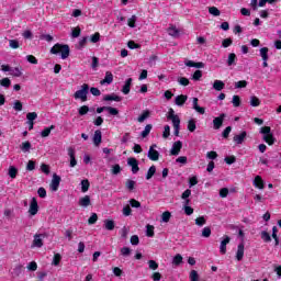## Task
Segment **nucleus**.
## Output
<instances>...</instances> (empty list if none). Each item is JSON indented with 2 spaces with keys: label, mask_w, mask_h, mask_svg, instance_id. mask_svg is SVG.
Returning a JSON list of instances; mask_svg holds the SVG:
<instances>
[{
  "label": "nucleus",
  "mask_w": 281,
  "mask_h": 281,
  "mask_svg": "<svg viewBox=\"0 0 281 281\" xmlns=\"http://www.w3.org/2000/svg\"><path fill=\"white\" fill-rule=\"evenodd\" d=\"M69 45L67 44H55L52 48H50V54H61V59L66 60V58H69Z\"/></svg>",
  "instance_id": "1"
},
{
  "label": "nucleus",
  "mask_w": 281,
  "mask_h": 281,
  "mask_svg": "<svg viewBox=\"0 0 281 281\" xmlns=\"http://www.w3.org/2000/svg\"><path fill=\"white\" fill-rule=\"evenodd\" d=\"M89 95V86L83 83L79 90H77L74 94L75 100H81V102H87Z\"/></svg>",
  "instance_id": "2"
},
{
  "label": "nucleus",
  "mask_w": 281,
  "mask_h": 281,
  "mask_svg": "<svg viewBox=\"0 0 281 281\" xmlns=\"http://www.w3.org/2000/svg\"><path fill=\"white\" fill-rule=\"evenodd\" d=\"M49 188L53 192H58V188H60V176L56 173L53 175Z\"/></svg>",
  "instance_id": "3"
},
{
  "label": "nucleus",
  "mask_w": 281,
  "mask_h": 281,
  "mask_svg": "<svg viewBox=\"0 0 281 281\" xmlns=\"http://www.w3.org/2000/svg\"><path fill=\"white\" fill-rule=\"evenodd\" d=\"M29 214H31V216H36V214H38V202L36 201V198H32L31 200Z\"/></svg>",
  "instance_id": "4"
},
{
  "label": "nucleus",
  "mask_w": 281,
  "mask_h": 281,
  "mask_svg": "<svg viewBox=\"0 0 281 281\" xmlns=\"http://www.w3.org/2000/svg\"><path fill=\"white\" fill-rule=\"evenodd\" d=\"M181 148H183V143L181 140L175 142L171 147L170 155H173L175 157H177V155L181 153Z\"/></svg>",
  "instance_id": "5"
},
{
  "label": "nucleus",
  "mask_w": 281,
  "mask_h": 281,
  "mask_svg": "<svg viewBox=\"0 0 281 281\" xmlns=\"http://www.w3.org/2000/svg\"><path fill=\"white\" fill-rule=\"evenodd\" d=\"M226 114L222 113L220 116L215 117L213 120V128L215 131H218V128H221V126H223V122L225 121Z\"/></svg>",
  "instance_id": "6"
},
{
  "label": "nucleus",
  "mask_w": 281,
  "mask_h": 281,
  "mask_svg": "<svg viewBox=\"0 0 281 281\" xmlns=\"http://www.w3.org/2000/svg\"><path fill=\"white\" fill-rule=\"evenodd\" d=\"M232 240V238H229V236L225 235L224 239L221 241L220 245V254L225 255L227 254V245H229V241Z\"/></svg>",
  "instance_id": "7"
},
{
  "label": "nucleus",
  "mask_w": 281,
  "mask_h": 281,
  "mask_svg": "<svg viewBox=\"0 0 281 281\" xmlns=\"http://www.w3.org/2000/svg\"><path fill=\"white\" fill-rule=\"evenodd\" d=\"M127 165L131 166L133 175H137V172H139V161L135 158H128Z\"/></svg>",
  "instance_id": "8"
},
{
  "label": "nucleus",
  "mask_w": 281,
  "mask_h": 281,
  "mask_svg": "<svg viewBox=\"0 0 281 281\" xmlns=\"http://www.w3.org/2000/svg\"><path fill=\"white\" fill-rule=\"evenodd\" d=\"M68 157H70V168H76V166H78V160H76V150L74 147L68 148Z\"/></svg>",
  "instance_id": "9"
},
{
  "label": "nucleus",
  "mask_w": 281,
  "mask_h": 281,
  "mask_svg": "<svg viewBox=\"0 0 281 281\" xmlns=\"http://www.w3.org/2000/svg\"><path fill=\"white\" fill-rule=\"evenodd\" d=\"M43 238H45V234H35L32 247H37V248L43 247Z\"/></svg>",
  "instance_id": "10"
},
{
  "label": "nucleus",
  "mask_w": 281,
  "mask_h": 281,
  "mask_svg": "<svg viewBox=\"0 0 281 281\" xmlns=\"http://www.w3.org/2000/svg\"><path fill=\"white\" fill-rule=\"evenodd\" d=\"M147 157L151 161H159V153L157 151V149H153V147H149V150L147 153Z\"/></svg>",
  "instance_id": "11"
},
{
  "label": "nucleus",
  "mask_w": 281,
  "mask_h": 281,
  "mask_svg": "<svg viewBox=\"0 0 281 281\" xmlns=\"http://www.w3.org/2000/svg\"><path fill=\"white\" fill-rule=\"evenodd\" d=\"M244 256H245V244L241 243L237 247L236 260H238V262H240V260H243Z\"/></svg>",
  "instance_id": "12"
},
{
  "label": "nucleus",
  "mask_w": 281,
  "mask_h": 281,
  "mask_svg": "<svg viewBox=\"0 0 281 281\" xmlns=\"http://www.w3.org/2000/svg\"><path fill=\"white\" fill-rule=\"evenodd\" d=\"M131 85H133V78H128L123 88H122V93H124V95H128L131 93Z\"/></svg>",
  "instance_id": "13"
},
{
  "label": "nucleus",
  "mask_w": 281,
  "mask_h": 281,
  "mask_svg": "<svg viewBox=\"0 0 281 281\" xmlns=\"http://www.w3.org/2000/svg\"><path fill=\"white\" fill-rule=\"evenodd\" d=\"M193 109L200 115H205V108L199 106V98H193Z\"/></svg>",
  "instance_id": "14"
},
{
  "label": "nucleus",
  "mask_w": 281,
  "mask_h": 281,
  "mask_svg": "<svg viewBox=\"0 0 281 281\" xmlns=\"http://www.w3.org/2000/svg\"><path fill=\"white\" fill-rule=\"evenodd\" d=\"M252 183L258 190H265V180H262V177L257 176Z\"/></svg>",
  "instance_id": "15"
},
{
  "label": "nucleus",
  "mask_w": 281,
  "mask_h": 281,
  "mask_svg": "<svg viewBox=\"0 0 281 281\" xmlns=\"http://www.w3.org/2000/svg\"><path fill=\"white\" fill-rule=\"evenodd\" d=\"M187 101H188V95L180 94L176 97L175 104H177V106H183V104H186Z\"/></svg>",
  "instance_id": "16"
},
{
  "label": "nucleus",
  "mask_w": 281,
  "mask_h": 281,
  "mask_svg": "<svg viewBox=\"0 0 281 281\" xmlns=\"http://www.w3.org/2000/svg\"><path fill=\"white\" fill-rule=\"evenodd\" d=\"M246 137H247V132H241L239 135H235L233 137V142H235V144L240 145L243 144V142H245Z\"/></svg>",
  "instance_id": "17"
},
{
  "label": "nucleus",
  "mask_w": 281,
  "mask_h": 281,
  "mask_svg": "<svg viewBox=\"0 0 281 281\" xmlns=\"http://www.w3.org/2000/svg\"><path fill=\"white\" fill-rule=\"evenodd\" d=\"M93 144L94 146H100V144H102V132L100 130L94 132Z\"/></svg>",
  "instance_id": "18"
},
{
  "label": "nucleus",
  "mask_w": 281,
  "mask_h": 281,
  "mask_svg": "<svg viewBox=\"0 0 281 281\" xmlns=\"http://www.w3.org/2000/svg\"><path fill=\"white\" fill-rule=\"evenodd\" d=\"M111 82H113V74L111 71H106L105 77L100 81V85H111Z\"/></svg>",
  "instance_id": "19"
},
{
  "label": "nucleus",
  "mask_w": 281,
  "mask_h": 281,
  "mask_svg": "<svg viewBox=\"0 0 281 281\" xmlns=\"http://www.w3.org/2000/svg\"><path fill=\"white\" fill-rule=\"evenodd\" d=\"M167 120H171L172 124L175 122H181V119H179V115L175 114L173 109H169Z\"/></svg>",
  "instance_id": "20"
},
{
  "label": "nucleus",
  "mask_w": 281,
  "mask_h": 281,
  "mask_svg": "<svg viewBox=\"0 0 281 281\" xmlns=\"http://www.w3.org/2000/svg\"><path fill=\"white\" fill-rule=\"evenodd\" d=\"M104 228L108 229V232H113L115 229V221L113 220H104Z\"/></svg>",
  "instance_id": "21"
},
{
  "label": "nucleus",
  "mask_w": 281,
  "mask_h": 281,
  "mask_svg": "<svg viewBox=\"0 0 281 281\" xmlns=\"http://www.w3.org/2000/svg\"><path fill=\"white\" fill-rule=\"evenodd\" d=\"M103 100L105 102H111V101H114V102H122V98L117 94H106Z\"/></svg>",
  "instance_id": "22"
},
{
  "label": "nucleus",
  "mask_w": 281,
  "mask_h": 281,
  "mask_svg": "<svg viewBox=\"0 0 281 281\" xmlns=\"http://www.w3.org/2000/svg\"><path fill=\"white\" fill-rule=\"evenodd\" d=\"M79 205H81V207H89V205H91V198L89 195H85L79 200Z\"/></svg>",
  "instance_id": "23"
},
{
  "label": "nucleus",
  "mask_w": 281,
  "mask_h": 281,
  "mask_svg": "<svg viewBox=\"0 0 281 281\" xmlns=\"http://www.w3.org/2000/svg\"><path fill=\"white\" fill-rule=\"evenodd\" d=\"M213 89L215 91H223V89H225V82H223L222 80H215L213 82Z\"/></svg>",
  "instance_id": "24"
},
{
  "label": "nucleus",
  "mask_w": 281,
  "mask_h": 281,
  "mask_svg": "<svg viewBox=\"0 0 281 281\" xmlns=\"http://www.w3.org/2000/svg\"><path fill=\"white\" fill-rule=\"evenodd\" d=\"M20 148L22 153H30V150L32 149V143H30V140H26L20 145Z\"/></svg>",
  "instance_id": "25"
},
{
  "label": "nucleus",
  "mask_w": 281,
  "mask_h": 281,
  "mask_svg": "<svg viewBox=\"0 0 281 281\" xmlns=\"http://www.w3.org/2000/svg\"><path fill=\"white\" fill-rule=\"evenodd\" d=\"M263 140L269 144V146H273L276 144V137H273V134H266L263 135Z\"/></svg>",
  "instance_id": "26"
},
{
  "label": "nucleus",
  "mask_w": 281,
  "mask_h": 281,
  "mask_svg": "<svg viewBox=\"0 0 281 281\" xmlns=\"http://www.w3.org/2000/svg\"><path fill=\"white\" fill-rule=\"evenodd\" d=\"M54 128H56L55 125H50L49 127H45L44 131L41 132V136L42 137H49L52 131H54Z\"/></svg>",
  "instance_id": "27"
},
{
  "label": "nucleus",
  "mask_w": 281,
  "mask_h": 281,
  "mask_svg": "<svg viewBox=\"0 0 281 281\" xmlns=\"http://www.w3.org/2000/svg\"><path fill=\"white\" fill-rule=\"evenodd\" d=\"M8 175L11 179H16V175H19V169H16V167L14 166H10Z\"/></svg>",
  "instance_id": "28"
},
{
  "label": "nucleus",
  "mask_w": 281,
  "mask_h": 281,
  "mask_svg": "<svg viewBox=\"0 0 281 281\" xmlns=\"http://www.w3.org/2000/svg\"><path fill=\"white\" fill-rule=\"evenodd\" d=\"M23 270V266L18 265L13 268L11 276H13V278H19V276H21V271Z\"/></svg>",
  "instance_id": "29"
},
{
  "label": "nucleus",
  "mask_w": 281,
  "mask_h": 281,
  "mask_svg": "<svg viewBox=\"0 0 281 281\" xmlns=\"http://www.w3.org/2000/svg\"><path fill=\"white\" fill-rule=\"evenodd\" d=\"M187 128L190 133H194L196 131V121L194 119L189 120Z\"/></svg>",
  "instance_id": "30"
},
{
  "label": "nucleus",
  "mask_w": 281,
  "mask_h": 281,
  "mask_svg": "<svg viewBox=\"0 0 281 281\" xmlns=\"http://www.w3.org/2000/svg\"><path fill=\"white\" fill-rule=\"evenodd\" d=\"M260 56L262 60H269V48L268 47L260 48Z\"/></svg>",
  "instance_id": "31"
},
{
  "label": "nucleus",
  "mask_w": 281,
  "mask_h": 281,
  "mask_svg": "<svg viewBox=\"0 0 281 281\" xmlns=\"http://www.w3.org/2000/svg\"><path fill=\"white\" fill-rule=\"evenodd\" d=\"M150 131H153V125L147 124L145 130L140 133V137L146 138L147 135H150Z\"/></svg>",
  "instance_id": "32"
},
{
  "label": "nucleus",
  "mask_w": 281,
  "mask_h": 281,
  "mask_svg": "<svg viewBox=\"0 0 281 281\" xmlns=\"http://www.w3.org/2000/svg\"><path fill=\"white\" fill-rule=\"evenodd\" d=\"M157 172V167L155 166H151L148 171H147V175H146V179L149 180V179H153V177H155V173Z\"/></svg>",
  "instance_id": "33"
},
{
  "label": "nucleus",
  "mask_w": 281,
  "mask_h": 281,
  "mask_svg": "<svg viewBox=\"0 0 281 281\" xmlns=\"http://www.w3.org/2000/svg\"><path fill=\"white\" fill-rule=\"evenodd\" d=\"M272 238L274 239L276 246L280 245V238H278V226L272 227Z\"/></svg>",
  "instance_id": "34"
},
{
  "label": "nucleus",
  "mask_w": 281,
  "mask_h": 281,
  "mask_svg": "<svg viewBox=\"0 0 281 281\" xmlns=\"http://www.w3.org/2000/svg\"><path fill=\"white\" fill-rule=\"evenodd\" d=\"M181 262H183V257L180 254L176 255L172 259V265H175L176 267H179Z\"/></svg>",
  "instance_id": "35"
},
{
  "label": "nucleus",
  "mask_w": 281,
  "mask_h": 281,
  "mask_svg": "<svg viewBox=\"0 0 281 281\" xmlns=\"http://www.w3.org/2000/svg\"><path fill=\"white\" fill-rule=\"evenodd\" d=\"M168 34L169 36H173L175 38H177V36H179V30L177 29V26H170L168 29Z\"/></svg>",
  "instance_id": "36"
},
{
  "label": "nucleus",
  "mask_w": 281,
  "mask_h": 281,
  "mask_svg": "<svg viewBox=\"0 0 281 281\" xmlns=\"http://www.w3.org/2000/svg\"><path fill=\"white\" fill-rule=\"evenodd\" d=\"M146 236H148V238H153V236H155V226L153 225L146 226Z\"/></svg>",
  "instance_id": "37"
},
{
  "label": "nucleus",
  "mask_w": 281,
  "mask_h": 281,
  "mask_svg": "<svg viewBox=\"0 0 281 281\" xmlns=\"http://www.w3.org/2000/svg\"><path fill=\"white\" fill-rule=\"evenodd\" d=\"M11 76H14V78H21L23 76V72L19 67L11 68Z\"/></svg>",
  "instance_id": "38"
},
{
  "label": "nucleus",
  "mask_w": 281,
  "mask_h": 281,
  "mask_svg": "<svg viewBox=\"0 0 281 281\" xmlns=\"http://www.w3.org/2000/svg\"><path fill=\"white\" fill-rule=\"evenodd\" d=\"M148 117H150V111L146 110L142 113L140 116H138L137 121L142 123L145 120H148Z\"/></svg>",
  "instance_id": "39"
},
{
  "label": "nucleus",
  "mask_w": 281,
  "mask_h": 281,
  "mask_svg": "<svg viewBox=\"0 0 281 281\" xmlns=\"http://www.w3.org/2000/svg\"><path fill=\"white\" fill-rule=\"evenodd\" d=\"M210 236H212V228H210V226H206L202 229V237L210 238Z\"/></svg>",
  "instance_id": "40"
},
{
  "label": "nucleus",
  "mask_w": 281,
  "mask_h": 281,
  "mask_svg": "<svg viewBox=\"0 0 281 281\" xmlns=\"http://www.w3.org/2000/svg\"><path fill=\"white\" fill-rule=\"evenodd\" d=\"M209 13L212 14V16H221V10L216 7L209 8Z\"/></svg>",
  "instance_id": "41"
},
{
  "label": "nucleus",
  "mask_w": 281,
  "mask_h": 281,
  "mask_svg": "<svg viewBox=\"0 0 281 281\" xmlns=\"http://www.w3.org/2000/svg\"><path fill=\"white\" fill-rule=\"evenodd\" d=\"M60 260H63L60 254H55L52 265H54V267H58V265H60Z\"/></svg>",
  "instance_id": "42"
},
{
  "label": "nucleus",
  "mask_w": 281,
  "mask_h": 281,
  "mask_svg": "<svg viewBox=\"0 0 281 281\" xmlns=\"http://www.w3.org/2000/svg\"><path fill=\"white\" fill-rule=\"evenodd\" d=\"M89 180L85 179L81 181V192H89Z\"/></svg>",
  "instance_id": "43"
},
{
  "label": "nucleus",
  "mask_w": 281,
  "mask_h": 281,
  "mask_svg": "<svg viewBox=\"0 0 281 281\" xmlns=\"http://www.w3.org/2000/svg\"><path fill=\"white\" fill-rule=\"evenodd\" d=\"M172 214L169 211H166L161 215L162 223H168L171 218Z\"/></svg>",
  "instance_id": "44"
},
{
  "label": "nucleus",
  "mask_w": 281,
  "mask_h": 281,
  "mask_svg": "<svg viewBox=\"0 0 281 281\" xmlns=\"http://www.w3.org/2000/svg\"><path fill=\"white\" fill-rule=\"evenodd\" d=\"M173 124V135H176V137H179V131L181 128V121L175 122Z\"/></svg>",
  "instance_id": "45"
},
{
  "label": "nucleus",
  "mask_w": 281,
  "mask_h": 281,
  "mask_svg": "<svg viewBox=\"0 0 281 281\" xmlns=\"http://www.w3.org/2000/svg\"><path fill=\"white\" fill-rule=\"evenodd\" d=\"M0 85L1 87H4L5 89H8L10 85H12V81L10 80V78H3V79H0Z\"/></svg>",
  "instance_id": "46"
},
{
  "label": "nucleus",
  "mask_w": 281,
  "mask_h": 281,
  "mask_svg": "<svg viewBox=\"0 0 281 281\" xmlns=\"http://www.w3.org/2000/svg\"><path fill=\"white\" fill-rule=\"evenodd\" d=\"M207 221L204 216H200L195 220V225H198V227H203V225H205Z\"/></svg>",
  "instance_id": "47"
},
{
  "label": "nucleus",
  "mask_w": 281,
  "mask_h": 281,
  "mask_svg": "<svg viewBox=\"0 0 281 281\" xmlns=\"http://www.w3.org/2000/svg\"><path fill=\"white\" fill-rule=\"evenodd\" d=\"M36 117H38V114L36 112H29L26 114L27 122H34V120H36Z\"/></svg>",
  "instance_id": "48"
},
{
  "label": "nucleus",
  "mask_w": 281,
  "mask_h": 281,
  "mask_svg": "<svg viewBox=\"0 0 281 281\" xmlns=\"http://www.w3.org/2000/svg\"><path fill=\"white\" fill-rule=\"evenodd\" d=\"M235 61H236V54L231 53L228 55V59H227L228 67H232V65H234Z\"/></svg>",
  "instance_id": "49"
},
{
  "label": "nucleus",
  "mask_w": 281,
  "mask_h": 281,
  "mask_svg": "<svg viewBox=\"0 0 281 281\" xmlns=\"http://www.w3.org/2000/svg\"><path fill=\"white\" fill-rule=\"evenodd\" d=\"M164 139H168L170 137V125H165L162 132Z\"/></svg>",
  "instance_id": "50"
},
{
  "label": "nucleus",
  "mask_w": 281,
  "mask_h": 281,
  "mask_svg": "<svg viewBox=\"0 0 281 281\" xmlns=\"http://www.w3.org/2000/svg\"><path fill=\"white\" fill-rule=\"evenodd\" d=\"M148 265H149V269H151V271H157V269H159V263H157V261H155V260H149Z\"/></svg>",
  "instance_id": "51"
},
{
  "label": "nucleus",
  "mask_w": 281,
  "mask_h": 281,
  "mask_svg": "<svg viewBox=\"0 0 281 281\" xmlns=\"http://www.w3.org/2000/svg\"><path fill=\"white\" fill-rule=\"evenodd\" d=\"M88 223H89V225H95V223H98V214L92 213V215L88 220Z\"/></svg>",
  "instance_id": "52"
},
{
  "label": "nucleus",
  "mask_w": 281,
  "mask_h": 281,
  "mask_svg": "<svg viewBox=\"0 0 281 281\" xmlns=\"http://www.w3.org/2000/svg\"><path fill=\"white\" fill-rule=\"evenodd\" d=\"M137 22V15H132L127 22L128 27H135Z\"/></svg>",
  "instance_id": "53"
},
{
  "label": "nucleus",
  "mask_w": 281,
  "mask_h": 281,
  "mask_svg": "<svg viewBox=\"0 0 281 281\" xmlns=\"http://www.w3.org/2000/svg\"><path fill=\"white\" fill-rule=\"evenodd\" d=\"M261 238L265 243H271V235H269L267 231L261 232Z\"/></svg>",
  "instance_id": "54"
},
{
  "label": "nucleus",
  "mask_w": 281,
  "mask_h": 281,
  "mask_svg": "<svg viewBox=\"0 0 281 281\" xmlns=\"http://www.w3.org/2000/svg\"><path fill=\"white\" fill-rule=\"evenodd\" d=\"M131 232V229L126 226H124L122 229H121V237L126 239L128 238V233Z\"/></svg>",
  "instance_id": "55"
},
{
  "label": "nucleus",
  "mask_w": 281,
  "mask_h": 281,
  "mask_svg": "<svg viewBox=\"0 0 281 281\" xmlns=\"http://www.w3.org/2000/svg\"><path fill=\"white\" fill-rule=\"evenodd\" d=\"M250 106H260V99H258L257 97H251Z\"/></svg>",
  "instance_id": "56"
},
{
  "label": "nucleus",
  "mask_w": 281,
  "mask_h": 281,
  "mask_svg": "<svg viewBox=\"0 0 281 281\" xmlns=\"http://www.w3.org/2000/svg\"><path fill=\"white\" fill-rule=\"evenodd\" d=\"M130 205H131V207H136V209L142 207V203L135 199L130 200Z\"/></svg>",
  "instance_id": "57"
},
{
  "label": "nucleus",
  "mask_w": 281,
  "mask_h": 281,
  "mask_svg": "<svg viewBox=\"0 0 281 281\" xmlns=\"http://www.w3.org/2000/svg\"><path fill=\"white\" fill-rule=\"evenodd\" d=\"M245 87H247V81L245 80L235 82V89H245Z\"/></svg>",
  "instance_id": "58"
},
{
  "label": "nucleus",
  "mask_w": 281,
  "mask_h": 281,
  "mask_svg": "<svg viewBox=\"0 0 281 281\" xmlns=\"http://www.w3.org/2000/svg\"><path fill=\"white\" fill-rule=\"evenodd\" d=\"M232 43H234V41L231 37L225 38L222 42V47L227 48V47H229L232 45Z\"/></svg>",
  "instance_id": "59"
},
{
  "label": "nucleus",
  "mask_w": 281,
  "mask_h": 281,
  "mask_svg": "<svg viewBox=\"0 0 281 281\" xmlns=\"http://www.w3.org/2000/svg\"><path fill=\"white\" fill-rule=\"evenodd\" d=\"M190 280L191 281H199V272H196V270H192L190 272Z\"/></svg>",
  "instance_id": "60"
},
{
  "label": "nucleus",
  "mask_w": 281,
  "mask_h": 281,
  "mask_svg": "<svg viewBox=\"0 0 281 281\" xmlns=\"http://www.w3.org/2000/svg\"><path fill=\"white\" fill-rule=\"evenodd\" d=\"M133 210L131 209L130 205H126L123 207V216H131Z\"/></svg>",
  "instance_id": "61"
},
{
  "label": "nucleus",
  "mask_w": 281,
  "mask_h": 281,
  "mask_svg": "<svg viewBox=\"0 0 281 281\" xmlns=\"http://www.w3.org/2000/svg\"><path fill=\"white\" fill-rule=\"evenodd\" d=\"M122 172V167L120 165L112 166V175H120Z\"/></svg>",
  "instance_id": "62"
},
{
  "label": "nucleus",
  "mask_w": 281,
  "mask_h": 281,
  "mask_svg": "<svg viewBox=\"0 0 281 281\" xmlns=\"http://www.w3.org/2000/svg\"><path fill=\"white\" fill-rule=\"evenodd\" d=\"M89 113V108L87 105H82L79 108V115H87Z\"/></svg>",
  "instance_id": "63"
},
{
  "label": "nucleus",
  "mask_w": 281,
  "mask_h": 281,
  "mask_svg": "<svg viewBox=\"0 0 281 281\" xmlns=\"http://www.w3.org/2000/svg\"><path fill=\"white\" fill-rule=\"evenodd\" d=\"M91 43H100V33H94L92 36H90Z\"/></svg>",
  "instance_id": "64"
}]
</instances>
